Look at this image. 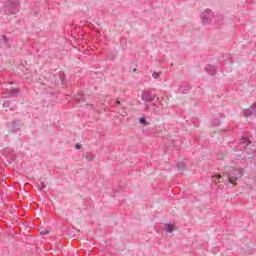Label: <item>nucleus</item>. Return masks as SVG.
<instances>
[{
    "label": "nucleus",
    "mask_w": 256,
    "mask_h": 256,
    "mask_svg": "<svg viewBox=\"0 0 256 256\" xmlns=\"http://www.w3.org/2000/svg\"><path fill=\"white\" fill-rule=\"evenodd\" d=\"M240 147H246L245 153H242L244 157L242 159H253L256 157V147L251 145V140L247 137H242L238 143Z\"/></svg>",
    "instance_id": "nucleus-1"
},
{
    "label": "nucleus",
    "mask_w": 256,
    "mask_h": 256,
    "mask_svg": "<svg viewBox=\"0 0 256 256\" xmlns=\"http://www.w3.org/2000/svg\"><path fill=\"white\" fill-rule=\"evenodd\" d=\"M243 168H230L225 169L224 175L227 176L228 183L226 185H229V183H233L234 181H239L241 177H243Z\"/></svg>",
    "instance_id": "nucleus-2"
},
{
    "label": "nucleus",
    "mask_w": 256,
    "mask_h": 256,
    "mask_svg": "<svg viewBox=\"0 0 256 256\" xmlns=\"http://www.w3.org/2000/svg\"><path fill=\"white\" fill-rule=\"evenodd\" d=\"M5 13L6 15H16V13H19V2L17 0H8Z\"/></svg>",
    "instance_id": "nucleus-3"
},
{
    "label": "nucleus",
    "mask_w": 256,
    "mask_h": 256,
    "mask_svg": "<svg viewBox=\"0 0 256 256\" xmlns=\"http://www.w3.org/2000/svg\"><path fill=\"white\" fill-rule=\"evenodd\" d=\"M201 19L203 25H209V23H211V21L213 20V12L210 9H206L202 12Z\"/></svg>",
    "instance_id": "nucleus-4"
},
{
    "label": "nucleus",
    "mask_w": 256,
    "mask_h": 256,
    "mask_svg": "<svg viewBox=\"0 0 256 256\" xmlns=\"http://www.w3.org/2000/svg\"><path fill=\"white\" fill-rule=\"evenodd\" d=\"M141 99L142 101H144V103H153V101L157 99V95L154 93H151L150 91H143L141 95Z\"/></svg>",
    "instance_id": "nucleus-5"
},
{
    "label": "nucleus",
    "mask_w": 256,
    "mask_h": 256,
    "mask_svg": "<svg viewBox=\"0 0 256 256\" xmlns=\"http://www.w3.org/2000/svg\"><path fill=\"white\" fill-rule=\"evenodd\" d=\"M3 47H9V38L5 35L0 36V49Z\"/></svg>",
    "instance_id": "nucleus-6"
},
{
    "label": "nucleus",
    "mask_w": 256,
    "mask_h": 256,
    "mask_svg": "<svg viewBox=\"0 0 256 256\" xmlns=\"http://www.w3.org/2000/svg\"><path fill=\"white\" fill-rule=\"evenodd\" d=\"M55 83H61V85H65V73L60 72L59 75H54ZM58 79V80H57Z\"/></svg>",
    "instance_id": "nucleus-7"
},
{
    "label": "nucleus",
    "mask_w": 256,
    "mask_h": 256,
    "mask_svg": "<svg viewBox=\"0 0 256 256\" xmlns=\"http://www.w3.org/2000/svg\"><path fill=\"white\" fill-rule=\"evenodd\" d=\"M189 91H191V86L189 84H184L179 88V92L183 93L184 95H186V93H188Z\"/></svg>",
    "instance_id": "nucleus-8"
},
{
    "label": "nucleus",
    "mask_w": 256,
    "mask_h": 256,
    "mask_svg": "<svg viewBox=\"0 0 256 256\" xmlns=\"http://www.w3.org/2000/svg\"><path fill=\"white\" fill-rule=\"evenodd\" d=\"M205 71L206 73H208L209 75H215V73H217V69H215V66L213 65H208L205 67Z\"/></svg>",
    "instance_id": "nucleus-9"
},
{
    "label": "nucleus",
    "mask_w": 256,
    "mask_h": 256,
    "mask_svg": "<svg viewBox=\"0 0 256 256\" xmlns=\"http://www.w3.org/2000/svg\"><path fill=\"white\" fill-rule=\"evenodd\" d=\"M165 229L168 233H171L172 231H175V225L173 224H165Z\"/></svg>",
    "instance_id": "nucleus-10"
},
{
    "label": "nucleus",
    "mask_w": 256,
    "mask_h": 256,
    "mask_svg": "<svg viewBox=\"0 0 256 256\" xmlns=\"http://www.w3.org/2000/svg\"><path fill=\"white\" fill-rule=\"evenodd\" d=\"M38 189L40 191H44V189H47V185H45V182L41 181L39 184H38Z\"/></svg>",
    "instance_id": "nucleus-11"
},
{
    "label": "nucleus",
    "mask_w": 256,
    "mask_h": 256,
    "mask_svg": "<svg viewBox=\"0 0 256 256\" xmlns=\"http://www.w3.org/2000/svg\"><path fill=\"white\" fill-rule=\"evenodd\" d=\"M8 95H19V90L15 89V90H8L7 91Z\"/></svg>",
    "instance_id": "nucleus-12"
},
{
    "label": "nucleus",
    "mask_w": 256,
    "mask_h": 256,
    "mask_svg": "<svg viewBox=\"0 0 256 256\" xmlns=\"http://www.w3.org/2000/svg\"><path fill=\"white\" fill-rule=\"evenodd\" d=\"M177 168L179 169V171H183V169H185V163L178 162L177 163Z\"/></svg>",
    "instance_id": "nucleus-13"
},
{
    "label": "nucleus",
    "mask_w": 256,
    "mask_h": 256,
    "mask_svg": "<svg viewBox=\"0 0 256 256\" xmlns=\"http://www.w3.org/2000/svg\"><path fill=\"white\" fill-rule=\"evenodd\" d=\"M212 124H213L215 127H217L218 125H220V124H221V121L219 120V117L214 118V120L212 121Z\"/></svg>",
    "instance_id": "nucleus-14"
},
{
    "label": "nucleus",
    "mask_w": 256,
    "mask_h": 256,
    "mask_svg": "<svg viewBox=\"0 0 256 256\" xmlns=\"http://www.w3.org/2000/svg\"><path fill=\"white\" fill-rule=\"evenodd\" d=\"M86 159H89L90 161L95 159V155L91 154V153H87L86 154Z\"/></svg>",
    "instance_id": "nucleus-15"
},
{
    "label": "nucleus",
    "mask_w": 256,
    "mask_h": 256,
    "mask_svg": "<svg viewBox=\"0 0 256 256\" xmlns=\"http://www.w3.org/2000/svg\"><path fill=\"white\" fill-rule=\"evenodd\" d=\"M152 77H153V79H159V77H160L159 72H153Z\"/></svg>",
    "instance_id": "nucleus-16"
},
{
    "label": "nucleus",
    "mask_w": 256,
    "mask_h": 256,
    "mask_svg": "<svg viewBox=\"0 0 256 256\" xmlns=\"http://www.w3.org/2000/svg\"><path fill=\"white\" fill-rule=\"evenodd\" d=\"M139 122L141 123V125H147V120L145 118H140Z\"/></svg>",
    "instance_id": "nucleus-17"
},
{
    "label": "nucleus",
    "mask_w": 256,
    "mask_h": 256,
    "mask_svg": "<svg viewBox=\"0 0 256 256\" xmlns=\"http://www.w3.org/2000/svg\"><path fill=\"white\" fill-rule=\"evenodd\" d=\"M49 234V230H44L40 232V235H47Z\"/></svg>",
    "instance_id": "nucleus-18"
},
{
    "label": "nucleus",
    "mask_w": 256,
    "mask_h": 256,
    "mask_svg": "<svg viewBox=\"0 0 256 256\" xmlns=\"http://www.w3.org/2000/svg\"><path fill=\"white\" fill-rule=\"evenodd\" d=\"M215 177H216V179H221V177H223V176L221 174H218V175L212 176V179H215Z\"/></svg>",
    "instance_id": "nucleus-19"
},
{
    "label": "nucleus",
    "mask_w": 256,
    "mask_h": 256,
    "mask_svg": "<svg viewBox=\"0 0 256 256\" xmlns=\"http://www.w3.org/2000/svg\"><path fill=\"white\" fill-rule=\"evenodd\" d=\"M75 149H77V150L81 149V144H80V143H77V144L75 145Z\"/></svg>",
    "instance_id": "nucleus-20"
},
{
    "label": "nucleus",
    "mask_w": 256,
    "mask_h": 256,
    "mask_svg": "<svg viewBox=\"0 0 256 256\" xmlns=\"http://www.w3.org/2000/svg\"><path fill=\"white\" fill-rule=\"evenodd\" d=\"M146 111H149V105H146Z\"/></svg>",
    "instance_id": "nucleus-21"
},
{
    "label": "nucleus",
    "mask_w": 256,
    "mask_h": 256,
    "mask_svg": "<svg viewBox=\"0 0 256 256\" xmlns=\"http://www.w3.org/2000/svg\"><path fill=\"white\" fill-rule=\"evenodd\" d=\"M218 117H222L221 114H219Z\"/></svg>",
    "instance_id": "nucleus-22"
},
{
    "label": "nucleus",
    "mask_w": 256,
    "mask_h": 256,
    "mask_svg": "<svg viewBox=\"0 0 256 256\" xmlns=\"http://www.w3.org/2000/svg\"><path fill=\"white\" fill-rule=\"evenodd\" d=\"M152 105H154V106H155V103H152Z\"/></svg>",
    "instance_id": "nucleus-23"
},
{
    "label": "nucleus",
    "mask_w": 256,
    "mask_h": 256,
    "mask_svg": "<svg viewBox=\"0 0 256 256\" xmlns=\"http://www.w3.org/2000/svg\"><path fill=\"white\" fill-rule=\"evenodd\" d=\"M254 161H256V158H254Z\"/></svg>",
    "instance_id": "nucleus-24"
}]
</instances>
